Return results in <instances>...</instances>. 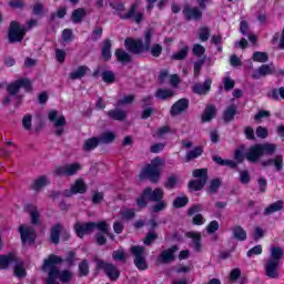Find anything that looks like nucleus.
Instances as JSON below:
<instances>
[{"instance_id": "nucleus-1", "label": "nucleus", "mask_w": 284, "mask_h": 284, "mask_svg": "<svg viewBox=\"0 0 284 284\" xmlns=\"http://www.w3.org/2000/svg\"><path fill=\"white\" fill-rule=\"evenodd\" d=\"M109 6H110V8L115 10V12L120 17V19H123V20L133 19V21L135 23H141V21H143L144 17H145V14L143 12L136 13V10H139V3L131 4V7L126 13H123V12H125V4H123V2H121L119 0L111 1L109 3Z\"/></svg>"}, {"instance_id": "nucleus-2", "label": "nucleus", "mask_w": 284, "mask_h": 284, "mask_svg": "<svg viewBox=\"0 0 284 284\" xmlns=\"http://www.w3.org/2000/svg\"><path fill=\"white\" fill-rule=\"evenodd\" d=\"M283 248L281 246L271 247V257L265 260V274L268 278H278V265L283 261Z\"/></svg>"}, {"instance_id": "nucleus-3", "label": "nucleus", "mask_w": 284, "mask_h": 284, "mask_svg": "<svg viewBox=\"0 0 284 284\" xmlns=\"http://www.w3.org/2000/svg\"><path fill=\"white\" fill-rule=\"evenodd\" d=\"M276 152V144L272 143H260L252 145L245 153V159L248 163H257L261 156H273Z\"/></svg>"}, {"instance_id": "nucleus-4", "label": "nucleus", "mask_w": 284, "mask_h": 284, "mask_svg": "<svg viewBox=\"0 0 284 284\" xmlns=\"http://www.w3.org/2000/svg\"><path fill=\"white\" fill-rule=\"evenodd\" d=\"M21 88H24L27 92L32 91V82L30 80L23 78L16 80L14 82H11L7 85V92L10 94V97H14L16 99V108H19L23 101V97L19 95V92L21 91Z\"/></svg>"}, {"instance_id": "nucleus-5", "label": "nucleus", "mask_w": 284, "mask_h": 284, "mask_svg": "<svg viewBox=\"0 0 284 284\" xmlns=\"http://www.w3.org/2000/svg\"><path fill=\"white\" fill-rule=\"evenodd\" d=\"M75 234L79 239H83L84 234H92L94 230H99V232H108V223L105 221L101 222H85L74 224Z\"/></svg>"}, {"instance_id": "nucleus-6", "label": "nucleus", "mask_w": 284, "mask_h": 284, "mask_svg": "<svg viewBox=\"0 0 284 284\" xmlns=\"http://www.w3.org/2000/svg\"><path fill=\"white\" fill-rule=\"evenodd\" d=\"M161 158H155L140 173V179H148L156 183L161 179Z\"/></svg>"}, {"instance_id": "nucleus-7", "label": "nucleus", "mask_w": 284, "mask_h": 284, "mask_svg": "<svg viewBox=\"0 0 284 284\" xmlns=\"http://www.w3.org/2000/svg\"><path fill=\"white\" fill-rule=\"evenodd\" d=\"M130 253L134 258L133 263L138 270H140L141 272L148 270V252L145 251V246L133 245L130 248Z\"/></svg>"}, {"instance_id": "nucleus-8", "label": "nucleus", "mask_w": 284, "mask_h": 284, "mask_svg": "<svg viewBox=\"0 0 284 284\" xmlns=\"http://www.w3.org/2000/svg\"><path fill=\"white\" fill-rule=\"evenodd\" d=\"M193 176L196 180H192L189 182V187L191 190H194L195 192H199L205 187V184L207 183V169H195L193 171Z\"/></svg>"}, {"instance_id": "nucleus-9", "label": "nucleus", "mask_w": 284, "mask_h": 284, "mask_svg": "<svg viewBox=\"0 0 284 284\" xmlns=\"http://www.w3.org/2000/svg\"><path fill=\"white\" fill-rule=\"evenodd\" d=\"M26 39V28L17 21H11L8 30V41L9 43H21Z\"/></svg>"}, {"instance_id": "nucleus-10", "label": "nucleus", "mask_w": 284, "mask_h": 284, "mask_svg": "<svg viewBox=\"0 0 284 284\" xmlns=\"http://www.w3.org/2000/svg\"><path fill=\"white\" fill-rule=\"evenodd\" d=\"M97 267L99 270H104V273L111 281H118L121 276V271L116 267V265L105 262L103 260L95 258Z\"/></svg>"}, {"instance_id": "nucleus-11", "label": "nucleus", "mask_w": 284, "mask_h": 284, "mask_svg": "<svg viewBox=\"0 0 284 284\" xmlns=\"http://www.w3.org/2000/svg\"><path fill=\"white\" fill-rule=\"evenodd\" d=\"M124 48L130 54H143V52H146L141 39L126 38L124 40Z\"/></svg>"}, {"instance_id": "nucleus-12", "label": "nucleus", "mask_w": 284, "mask_h": 284, "mask_svg": "<svg viewBox=\"0 0 284 284\" xmlns=\"http://www.w3.org/2000/svg\"><path fill=\"white\" fill-rule=\"evenodd\" d=\"M176 252H179V245H173L160 253L158 256V263L161 265H169L170 263H174L176 261Z\"/></svg>"}, {"instance_id": "nucleus-13", "label": "nucleus", "mask_w": 284, "mask_h": 284, "mask_svg": "<svg viewBox=\"0 0 284 284\" xmlns=\"http://www.w3.org/2000/svg\"><path fill=\"white\" fill-rule=\"evenodd\" d=\"M182 14L185 21H201L203 19V11L199 7H192L191 4H184Z\"/></svg>"}, {"instance_id": "nucleus-14", "label": "nucleus", "mask_w": 284, "mask_h": 284, "mask_svg": "<svg viewBox=\"0 0 284 284\" xmlns=\"http://www.w3.org/2000/svg\"><path fill=\"white\" fill-rule=\"evenodd\" d=\"M48 116H49V121L53 123L54 128H57L55 130L57 136H61L63 134V126H65L67 124L65 116L63 115L59 116V112L55 110L49 111Z\"/></svg>"}, {"instance_id": "nucleus-15", "label": "nucleus", "mask_w": 284, "mask_h": 284, "mask_svg": "<svg viewBox=\"0 0 284 284\" xmlns=\"http://www.w3.org/2000/svg\"><path fill=\"white\" fill-rule=\"evenodd\" d=\"M79 170H81V164L79 163L65 164L55 168L53 174L55 176H74Z\"/></svg>"}, {"instance_id": "nucleus-16", "label": "nucleus", "mask_w": 284, "mask_h": 284, "mask_svg": "<svg viewBox=\"0 0 284 284\" xmlns=\"http://www.w3.org/2000/svg\"><path fill=\"white\" fill-rule=\"evenodd\" d=\"M88 192V184L83 181V179H78L71 185L70 190H64L63 195L70 199V196L74 194H85Z\"/></svg>"}, {"instance_id": "nucleus-17", "label": "nucleus", "mask_w": 284, "mask_h": 284, "mask_svg": "<svg viewBox=\"0 0 284 284\" xmlns=\"http://www.w3.org/2000/svg\"><path fill=\"white\" fill-rule=\"evenodd\" d=\"M20 239L23 244L26 243H34L37 239V232L34 227L28 225H20L19 227Z\"/></svg>"}, {"instance_id": "nucleus-18", "label": "nucleus", "mask_w": 284, "mask_h": 284, "mask_svg": "<svg viewBox=\"0 0 284 284\" xmlns=\"http://www.w3.org/2000/svg\"><path fill=\"white\" fill-rule=\"evenodd\" d=\"M190 108V100L182 98L176 101L170 110L171 116H179V114H183Z\"/></svg>"}, {"instance_id": "nucleus-19", "label": "nucleus", "mask_w": 284, "mask_h": 284, "mask_svg": "<svg viewBox=\"0 0 284 284\" xmlns=\"http://www.w3.org/2000/svg\"><path fill=\"white\" fill-rule=\"evenodd\" d=\"M276 72L274 64H262L253 74V79H261L262 77H267Z\"/></svg>"}, {"instance_id": "nucleus-20", "label": "nucleus", "mask_w": 284, "mask_h": 284, "mask_svg": "<svg viewBox=\"0 0 284 284\" xmlns=\"http://www.w3.org/2000/svg\"><path fill=\"white\" fill-rule=\"evenodd\" d=\"M144 195H148L149 201L156 203L159 201H163V196H165V193L162 191V189H154L152 191V187L149 186L144 189Z\"/></svg>"}, {"instance_id": "nucleus-21", "label": "nucleus", "mask_w": 284, "mask_h": 284, "mask_svg": "<svg viewBox=\"0 0 284 284\" xmlns=\"http://www.w3.org/2000/svg\"><path fill=\"white\" fill-rule=\"evenodd\" d=\"M210 90H212V79H206L203 84L201 83H196L193 87V92L195 94H200V95H205L207 94V92H210Z\"/></svg>"}, {"instance_id": "nucleus-22", "label": "nucleus", "mask_w": 284, "mask_h": 284, "mask_svg": "<svg viewBox=\"0 0 284 284\" xmlns=\"http://www.w3.org/2000/svg\"><path fill=\"white\" fill-rule=\"evenodd\" d=\"M24 211L30 214L32 225H39V219H41V214L39 213V209L34 204H27L24 206Z\"/></svg>"}, {"instance_id": "nucleus-23", "label": "nucleus", "mask_w": 284, "mask_h": 284, "mask_svg": "<svg viewBox=\"0 0 284 284\" xmlns=\"http://www.w3.org/2000/svg\"><path fill=\"white\" fill-rule=\"evenodd\" d=\"M19 256L14 253H9L7 255H0V270H8L12 263L17 261Z\"/></svg>"}, {"instance_id": "nucleus-24", "label": "nucleus", "mask_w": 284, "mask_h": 284, "mask_svg": "<svg viewBox=\"0 0 284 284\" xmlns=\"http://www.w3.org/2000/svg\"><path fill=\"white\" fill-rule=\"evenodd\" d=\"M106 115L113 121H125V118L128 116V111L121 110L119 109V106H116L114 110L108 111Z\"/></svg>"}, {"instance_id": "nucleus-25", "label": "nucleus", "mask_w": 284, "mask_h": 284, "mask_svg": "<svg viewBox=\"0 0 284 284\" xmlns=\"http://www.w3.org/2000/svg\"><path fill=\"white\" fill-rule=\"evenodd\" d=\"M100 144L101 142L99 141V138H89L84 141L82 150L83 152H92V150H97V148H99Z\"/></svg>"}, {"instance_id": "nucleus-26", "label": "nucleus", "mask_w": 284, "mask_h": 284, "mask_svg": "<svg viewBox=\"0 0 284 284\" xmlns=\"http://www.w3.org/2000/svg\"><path fill=\"white\" fill-rule=\"evenodd\" d=\"M101 54L104 61H110V59H112V41L110 39L103 41Z\"/></svg>"}, {"instance_id": "nucleus-27", "label": "nucleus", "mask_w": 284, "mask_h": 284, "mask_svg": "<svg viewBox=\"0 0 284 284\" xmlns=\"http://www.w3.org/2000/svg\"><path fill=\"white\" fill-rule=\"evenodd\" d=\"M14 268H13V274L17 276V278H26V264L21 258L17 257V261L13 262Z\"/></svg>"}, {"instance_id": "nucleus-28", "label": "nucleus", "mask_w": 284, "mask_h": 284, "mask_svg": "<svg viewBox=\"0 0 284 284\" xmlns=\"http://www.w3.org/2000/svg\"><path fill=\"white\" fill-rule=\"evenodd\" d=\"M88 72H90V68H88L87 65H80L75 71L69 74V79H71V81L83 79V77H85Z\"/></svg>"}, {"instance_id": "nucleus-29", "label": "nucleus", "mask_w": 284, "mask_h": 284, "mask_svg": "<svg viewBox=\"0 0 284 284\" xmlns=\"http://www.w3.org/2000/svg\"><path fill=\"white\" fill-rule=\"evenodd\" d=\"M85 17H88V10H85L83 8H78L75 10H73V12L71 14V21L73 23H82L83 19H85Z\"/></svg>"}, {"instance_id": "nucleus-30", "label": "nucleus", "mask_w": 284, "mask_h": 284, "mask_svg": "<svg viewBox=\"0 0 284 284\" xmlns=\"http://www.w3.org/2000/svg\"><path fill=\"white\" fill-rule=\"evenodd\" d=\"M62 232H63V225L61 224H55L51 227L50 239L53 245H59V241Z\"/></svg>"}, {"instance_id": "nucleus-31", "label": "nucleus", "mask_w": 284, "mask_h": 284, "mask_svg": "<svg viewBox=\"0 0 284 284\" xmlns=\"http://www.w3.org/2000/svg\"><path fill=\"white\" fill-rule=\"evenodd\" d=\"M62 232H63V225L61 224H55L51 227L50 239L53 245H59V241Z\"/></svg>"}, {"instance_id": "nucleus-32", "label": "nucleus", "mask_w": 284, "mask_h": 284, "mask_svg": "<svg viewBox=\"0 0 284 284\" xmlns=\"http://www.w3.org/2000/svg\"><path fill=\"white\" fill-rule=\"evenodd\" d=\"M214 116H216V105H213V104L206 105L202 114V122L207 123V121H212Z\"/></svg>"}, {"instance_id": "nucleus-33", "label": "nucleus", "mask_w": 284, "mask_h": 284, "mask_svg": "<svg viewBox=\"0 0 284 284\" xmlns=\"http://www.w3.org/2000/svg\"><path fill=\"white\" fill-rule=\"evenodd\" d=\"M234 116H236V104H231L224 110L223 121L230 123L231 121H234Z\"/></svg>"}, {"instance_id": "nucleus-34", "label": "nucleus", "mask_w": 284, "mask_h": 284, "mask_svg": "<svg viewBox=\"0 0 284 284\" xmlns=\"http://www.w3.org/2000/svg\"><path fill=\"white\" fill-rule=\"evenodd\" d=\"M115 57L120 63H132V55L123 49H116Z\"/></svg>"}, {"instance_id": "nucleus-35", "label": "nucleus", "mask_w": 284, "mask_h": 284, "mask_svg": "<svg viewBox=\"0 0 284 284\" xmlns=\"http://www.w3.org/2000/svg\"><path fill=\"white\" fill-rule=\"evenodd\" d=\"M233 237L236 239V241H247V232L244 231L243 226L235 225L232 229Z\"/></svg>"}, {"instance_id": "nucleus-36", "label": "nucleus", "mask_w": 284, "mask_h": 284, "mask_svg": "<svg viewBox=\"0 0 284 284\" xmlns=\"http://www.w3.org/2000/svg\"><path fill=\"white\" fill-rule=\"evenodd\" d=\"M283 210V200H278L275 203L268 205L264 211V216H270V214H274V212H281Z\"/></svg>"}, {"instance_id": "nucleus-37", "label": "nucleus", "mask_w": 284, "mask_h": 284, "mask_svg": "<svg viewBox=\"0 0 284 284\" xmlns=\"http://www.w3.org/2000/svg\"><path fill=\"white\" fill-rule=\"evenodd\" d=\"M203 154V146H195L193 150L189 151L185 155V162L190 163V161H194V159H199Z\"/></svg>"}, {"instance_id": "nucleus-38", "label": "nucleus", "mask_w": 284, "mask_h": 284, "mask_svg": "<svg viewBox=\"0 0 284 284\" xmlns=\"http://www.w3.org/2000/svg\"><path fill=\"white\" fill-rule=\"evenodd\" d=\"M172 97H174L172 89H158L155 92V98L161 99V101H168V99H172Z\"/></svg>"}, {"instance_id": "nucleus-39", "label": "nucleus", "mask_w": 284, "mask_h": 284, "mask_svg": "<svg viewBox=\"0 0 284 284\" xmlns=\"http://www.w3.org/2000/svg\"><path fill=\"white\" fill-rule=\"evenodd\" d=\"M187 54H190V47H183L180 51L174 52L171 59L173 61H184V59H187Z\"/></svg>"}, {"instance_id": "nucleus-40", "label": "nucleus", "mask_w": 284, "mask_h": 284, "mask_svg": "<svg viewBox=\"0 0 284 284\" xmlns=\"http://www.w3.org/2000/svg\"><path fill=\"white\" fill-rule=\"evenodd\" d=\"M187 239H192L195 252H201V233L187 232Z\"/></svg>"}, {"instance_id": "nucleus-41", "label": "nucleus", "mask_w": 284, "mask_h": 284, "mask_svg": "<svg viewBox=\"0 0 284 284\" xmlns=\"http://www.w3.org/2000/svg\"><path fill=\"white\" fill-rule=\"evenodd\" d=\"M90 274V264L88 263V260H83L78 265V276L83 277L88 276Z\"/></svg>"}, {"instance_id": "nucleus-42", "label": "nucleus", "mask_w": 284, "mask_h": 284, "mask_svg": "<svg viewBox=\"0 0 284 284\" xmlns=\"http://www.w3.org/2000/svg\"><path fill=\"white\" fill-rule=\"evenodd\" d=\"M152 37H154V30L148 29L144 32V43H143V47L146 52L150 51V47L152 45Z\"/></svg>"}, {"instance_id": "nucleus-43", "label": "nucleus", "mask_w": 284, "mask_h": 284, "mask_svg": "<svg viewBox=\"0 0 284 284\" xmlns=\"http://www.w3.org/2000/svg\"><path fill=\"white\" fill-rule=\"evenodd\" d=\"M114 139H116V135L113 132H104L98 138L100 143L103 144L113 143Z\"/></svg>"}, {"instance_id": "nucleus-44", "label": "nucleus", "mask_w": 284, "mask_h": 284, "mask_svg": "<svg viewBox=\"0 0 284 284\" xmlns=\"http://www.w3.org/2000/svg\"><path fill=\"white\" fill-rule=\"evenodd\" d=\"M32 12L36 17H43V14H48V8L43 3L37 2L33 4Z\"/></svg>"}, {"instance_id": "nucleus-45", "label": "nucleus", "mask_w": 284, "mask_h": 284, "mask_svg": "<svg viewBox=\"0 0 284 284\" xmlns=\"http://www.w3.org/2000/svg\"><path fill=\"white\" fill-rule=\"evenodd\" d=\"M151 57H154L155 59H159L161 54H163V45L159 43H154L153 45L149 47V51Z\"/></svg>"}, {"instance_id": "nucleus-46", "label": "nucleus", "mask_w": 284, "mask_h": 284, "mask_svg": "<svg viewBox=\"0 0 284 284\" xmlns=\"http://www.w3.org/2000/svg\"><path fill=\"white\" fill-rule=\"evenodd\" d=\"M45 185H48V178L42 175L33 182L32 190L39 192V190H41V187H45Z\"/></svg>"}, {"instance_id": "nucleus-47", "label": "nucleus", "mask_w": 284, "mask_h": 284, "mask_svg": "<svg viewBox=\"0 0 284 284\" xmlns=\"http://www.w3.org/2000/svg\"><path fill=\"white\" fill-rule=\"evenodd\" d=\"M113 261H120L121 263H126L128 261V254H125V251L123 250H116L112 253Z\"/></svg>"}, {"instance_id": "nucleus-48", "label": "nucleus", "mask_w": 284, "mask_h": 284, "mask_svg": "<svg viewBox=\"0 0 284 284\" xmlns=\"http://www.w3.org/2000/svg\"><path fill=\"white\" fill-rule=\"evenodd\" d=\"M135 99H136V97L134 94L125 95L123 99H120L116 102L115 108H121V105H130V104L134 103Z\"/></svg>"}, {"instance_id": "nucleus-49", "label": "nucleus", "mask_w": 284, "mask_h": 284, "mask_svg": "<svg viewBox=\"0 0 284 284\" xmlns=\"http://www.w3.org/2000/svg\"><path fill=\"white\" fill-rule=\"evenodd\" d=\"M176 183H179V178L176 175H170L164 182V187L166 190H174V187H176Z\"/></svg>"}, {"instance_id": "nucleus-50", "label": "nucleus", "mask_w": 284, "mask_h": 284, "mask_svg": "<svg viewBox=\"0 0 284 284\" xmlns=\"http://www.w3.org/2000/svg\"><path fill=\"white\" fill-rule=\"evenodd\" d=\"M222 183H223V181H221V179H219V178L213 179L209 186L210 194H216V192H219V187H221Z\"/></svg>"}, {"instance_id": "nucleus-51", "label": "nucleus", "mask_w": 284, "mask_h": 284, "mask_svg": "<svg viewBox=\"0 0 284 284\" xmlns=\"http://www.w3.org/2000/svg\"><path fill=\"white\" fill-rule=\"evenodd\" d=\"M204 64H205V58H201L200 60L194 62L193 72H194V78L195 79H199V77L201 74V70H202Z\"/></svg>"}, {"instance_id": "nucleus-52", "label": "nucleus", "mask_w": 284, "mask_h": 284, "mask_svg": "<svg viewBox=\"0 0 284 284\" xmlns=\"http://www.w3.org/2000/svg\"><path fill=\"white\" fill-rule=\"evenodd\" d=\"M270 57L265 52L256 51L253 53V61H257L258 63H267Z\"/></svg>"}, {"instance_id": "nucleus-53", "label": "nucleus", "mask_w": 284, "mask_h": 284, "mask_svg": "<svg viewBox=\"0 0 284 284\" xmlns=\"http://www.w3.org/2000/svg\"><path fill=\"white\" fill-rule=\"evenodd\" d=\"M115 80L116 75H114L113 71L106 70L102 72V81H104V83H114Z\"/></svg>"}, {"instance_id": "nucleus-54", "label": "nucleus", "mask_w": 284, "mask_h": 284, "mask_svg": "<svg viewBox=\"0 0 284 284\" xmlns=\"http://www.w3.org/2000/svg\"><path fill=\"white\" fill-rule=\"evenodd\" d=\"M187 203H190V199H187V196H179L173 201V206L181 209L185 207Z\"/></svg>"}, {"instance_id": "nucleus-55", "label": "nucleus", "mask_w": 284, "mask_h": 284, "mask_svg": "<svg viewBox=\"0 0 284 284\" xmlns=\"http://www.w3.org/2000/svg\"><path fill=\"white\" fill-rule=\"evenodd\" d=\"M103 37V27L95 26L91 33V41H99Z\"/></svg>"}, {"instance_id": "nucleus-56", "label": "nucleus", "mask_w": 284, "mask_h": 284, "mask_svg": "<svg viewBox=\"0 0 284 284\" xmlns=\"http://www.w3.org/2000/svg\"><path fill=\"white\" fill-rule=\"evenodd\" d=\"M136 205L140 210H145V207H148V195H145V191H143L140 197L136 199Z\"/></svg>"}, {"instance_id": "nucleus-57", "label": "nucleus", "mask_w": 284, "mask_h": 284, "mask_svg": "<svg viewBox=\"0 0 284 284\" xmlns=\"http://www.w3.org/2000/svg\"><path fill=\"white\" fill-rule=\"evenodd\" d=\"M223 83H224L225 92H230V90H234V87L236 85V81H234V79H231L230 75L224 78Z\"/></svg>"}, {"instance_id": "nucleus-58", "label": "nucleus", "mask_w": 284, "mask_h": 284, "mask_svg": "<svg viewBox=\"0 0 284 284\" xmlns=\"http://www.w3.org/2000/svg\"><path fill=\"white\" fill-rule=\"evenodd\" d=\"M123 221H132L134 216H136V213L134 212V209H128L120 212Z\"/></svg>"}, {"instance_id": "nucleus-59", "label": "nucleus", "mask_w": 284, "mask_h": 284, "mask_svg": "<svg viewBox=\"0 0 284 284\" xmlns=\"http://www.w3.org/2000/svg\"><path fill=\"white\" fill-rule=\"evenodd\" d=\"M159 239V234H156L154 231H150L145 239H144V245H152L154 241Z\"/></svg>"}, {"instance_id": "nucleus-60", "label": "nucleus", "mask_w": 284, "mask_h": 284, "mask_svg": "<svg viewBox=\"0 0 284 284\" xmlns=\"http://www.w3.org/2000/svg\"><path fill=\"white\" fill-rule=\"evenodd\" d=\"M200 41H207L210 39V28L207 27H201L200 33H199Z\"/></svg>"}, {"instance_id": "nucleus-61", "label": "nucleus", "mask_w": 284, "mask_h": 284, "mask_svg": "<svg viewBox=\"0 0 284 284\" xmlns=\"http://www.w3.org/2000/svg\"><path fill=\"white\" fill-rule=\"evenodd\" d=\"M22 126L27 130L30 131L32 130V115L27 114L22 118Z\"/></svg>"}, {"instance_id": "nucleus-62", "label": "nucleus", "mask_w": 284, "mask_h": 284, "mask_svg": "<svg viewBox=\"0 0 284 284\" xmlns=\"http://www.w3.org/2000/svg\"><path fill=\"white\" fill-rule=\"evenodd\" d=\"M273 165L275 166L276 172H281V170H283V155H276L273 159Z\"/></svg>"}, {"instance_id": "nucleus-63", "label": "nucleus", "mask_w": 284, "mask_h": 284, "mask_svg": "<svg viewBox=\"0 0 284 284\" xmlns=\"http://www.w3.org/2000/svg\"><path fill=\"white\" fill-rule=\"evenodd\" d=\"M95 243L97 245H105L108 243V239L105 237V234L100 231L99 233L95 234Z\"/></svg>"}, {"instance_id": "nucleus-64", "label": "nucleus", "mask_w": 284, "mask_h": 284, "mask_svg": "<svg viewBox=\"0 0 284 284\" xmlns=\"http://www.w3.org/2000/svg\"><path fill=\"white\" fill-rule=\"evenodd\" d=\"M193 54H194V57H199V58L203 57V54H205L204 47L201 44H194L193 45Z\"/></svg>"}]
</instances>
